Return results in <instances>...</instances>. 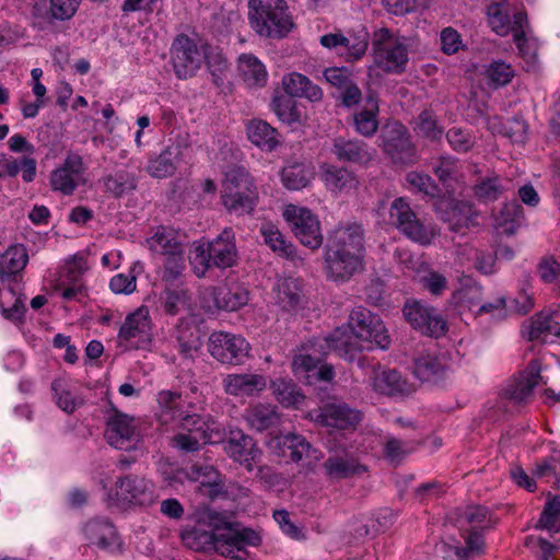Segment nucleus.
I'll return each instance as SVG.
<instances>
[{"label": "nucleus", "mask_w": 560, "mask_h": 560, "mask_svg": "<svg viewBox=\"0 0 560 560\" xmlns=\"http://www.w3.org/2000/svg\"><path fill=\"white\" fill-rule=\"evenodd\" d=\"M252 27L260 36L283 38L293 30L294 22L285 0H249Z\"/></svg>", "instance_id": "obj_1"}, {"label": "nucleus", "mask_w": 560, "mask_h": 560, "mask_svg": "<svg viewBox=\"0 0 560 560\" xmlns=\"http://www.w3.org/2000/svg\"><path fill=\"white\" fill-rule=\"evenodd\" d=\"M221 199L230 212L250 213L258 200L254 179L243 166H234L225 172L222 182Z\"/></svg>", "instance_id": "obj_2"}, {"label": "nucleus", "mask_w": 560, "mask_h": 560, "mask_svg": "<svg viewBox=\"0 0 560 560\" xmlns=\"http://www.w3.org/2000/svg\"><path fill=\"white\" fill-rule=\"evenodd\" d=\"M389 218L393 225L408 240L420 245H430L436 235L431 223L418 218L409 202L402 198H396L389 208Z\"/></svg>", "instance_id": "obj_3"}, {"label": "nucleus", "mask_w": 560, "mask_h": 560, "mask_svg": "<svg viewBox=\"0 0 560 560\" xmlns=\"http://www.w3.org/2000/svg\"><path fill=\"white\" fill-rule=\"evenodd\" d=\"M190 150V135L187 131H178L170 138V143L159 155L149 160L145 171L154 178L171 177L180 163L186 161Z\"/></svg>", "instance_id": "obj_4"}, {"label": "nucleus", "mask_w": 560, "mask_h": 560, "mask_svg": "<svg viewBox=\"0 0 560 560\" xmlns=\"http://www.w3.org/2000/svg\"><path fill=\"white\" fill-rule=\"evenodd\" d=\"M348 328L366 345V350H385L390 345V337L380 316L363 306H357L351 311Z\"/></svg>", "instance_id": "obj_5"}, {"label": "nucleus", "mask_w": 560, "mask_h": 560, "mask_svg": "<svg viewBox=\"0 0 560 560\" xmlns=\"http://www.w3.org/2000/svg\"><path fill=\"white\" fill-rule=\"evenodd\" d=\"M115 487V492L108 491L106 493L105 502L108 506L149 505L154 501L152 483L138 475L130 474L119 477Z\"/></svg>", "instance_id": "obj_6"}, {"label": "nucleus", "mask_w": 560, "mask_h": 560, "mask_svg": "<svg viewBox=\"0 0 560 560\" xmlns=\"http://www.w3.org/2000/svg\"><path fill=\"white\" fill-rule=\"evenodd\" d=\"M402 312L406 320L425 336L438 339L447 332L446 319L438 308L427 303L406 302Z\"/></svg>", "instance_id": "obj_7"}, {"label": "nucleus", "mask_w": 560, "mask_h": 560, "mask_svg": "<svg viewBox=\"0 0 560 560\" xmlns=\"http://www.w3.org/2000/svg\"><path fill=\"white\" fill-rule=\"evenodd\" d=\"M205 58V51L186 34L175 37L171 47V63L177 79L186 80L196 74Z\"/></svg>", "instance_id": "obj_8"}, {"label": "nucleus", "mask_w": 560, "mask_h": 560, "mask_svg": "<svg viewBox=\"0 0 560 560\" xmlns=\"http://www.w3.org/2000/svg\"><path fill=\"white\" fill-rule=\"evenodd\" d=\"M381 139L383 151L393 163L411 165L417 162V149L402 124L398 121L388 124L383 130Z\"/></svg>", "instance_id": "obj_9"}, {"label": "nucleus", "mask_w": 560, "mask_h": 560, "mask_svg": "<svg viewBox=\"0 0 560 560\" xmlns=\"http://www.w3.org/2000/svg\"><path fill=\"white\" fill-rule=\"evenodd\" d=\"M283 215L290 224L294 236L302 245L311 249H317L322 246L324 237L320 222L317 215L310 209L289 206Z\"/></svg>", "instance_id": "obj_10"}, {"label": "nucleus", "mask_w": 560, "mask_h": 560, "mask_svg": "<svg viewBox=\"0 0 560 560\" xmlns=\"http://www.w3.org/2000/svg\"><path fill=\"white\" fill-rule=\"evenodd\" d=\"M249 301L248 290L238 283L219 284L206 291L202 307L207 313L235 312Z\"/></svg>", "instance_id": "obj_11"}, {"label": "nucleus", "mask_w": 560, "mask_h": 560, "mask_svg": "<svg viewBox=\"0 0 560 560\" xmlns=\"http://www.w3.org/2000/svg\"><path fill=\"white\" fill-rule=\"evenodd\" d=\"M374 59L385 72L401 73L408 62V50L404 43L395 38L387 28L382 30L381 38L373 43Z\"/></svg>", "instance_id": "obj_12"}, {"label": "nucleus", "mask_w": 560, "mask_h": 560, "mask_svg": "<svg viewBox=\"0 0 560 560\" xmlns=\"http://www.w3.org/2000/svg\"><path fill=\"white\" fill-rule=\"evenodd\" d=\"M208 350L222 364L240 365L248 357L249 345L240 335L213 331L208 340Z\"/></svg>", "instance_id": "obj_13"}, {"label": "nucleus", "mask_w": 560, "mask_h": 560, "mask_svg": "<svg viewBox=\"0 0 560 560\" xmlns=\"http://www.w3.org/2000/svg\"><path fill=\"white\" fill-rule=\"evenodd\" d=\"M106 416V429L104 432L107 443L117 448L129 451L138 441L135 419L119 411L112 402Z\"/></svg>", "instance_id": "obj_14"}, {"label": "nucleus", "mask_w": 560, "mask_h": 560, "mask_svg": "<svg viewBox=\"0 0 560 560\" xmlns=\"http://www.w3.org/2000/svg\"><path fill=\"white\" fill-rule=\"evenodd\" d=\"M324 262L329 280L346 283L364 270L365 257L325 247Z\"/></svg>", "instance_id": "obj_15"}, {"label": "nucleus", "mask_w": 560, "mask_h": 560, "mask_svg": "<svg viewBox=\"0 0 560 560\" xmlns=\"http://www.w3.org/2000/svg\"><path fill=\"white\" fill-rule=\"evenodd\" d=\"M362 420V413L346 402H330L320 407L315 421L328 429L353 432Z\"/></svg>", "instance_id": "obj_16"}, {"label": "nucleus", "mask_w": 560, "mask_h": 560, "mask_svg": "<svg viewBox=\"0 0 560 560\" xmlns=\"http://www.w3.org/2000/svg\"><path fill=\"white\" fill-rule=\"evenodd\" d=\"M325 247L365 257V231L363 225L357 222L337 225L329 232Z\"/></svg>", "instance_id": "obj_17"}, {"label": "nucleus", "mask_w": 560, "mask_h": 560, "mask_svg": "<svg viewBox=\"0 0 560 560\" xmlns=\"http://www.w3.org/2000/svg\"><path fill=\"white\" fill-rule=\"evenodd\" d=\"M272 291L276 304L284 312L296 313L307 303L303 281L300 278L278 279Z\"/></svg>", "instance_id": "obj_18"}, {"label": "nucleus", "mask_w": 560, "mask_h": 560, "mask_svg": "<svg viewBox=\"0 0 560 560\" xmlns=\"http://www.w3.org/2000/svg\"><path fill=\"white\" fill-rule=\"evenodd\" d=\"M224 450L235 462L244 465L248 471L254 468V463L259 460L261 451L256 441L242 430H232L225 442Z\"/></svg>", "instance_id": "obj_19"}, {"label": "nucleus", "mask_w": 560, "mask_h": 560, "mask_svg": "<svg viewBox=\"0 0 560 560\" xmlns=\"http://www.w3.org/2000/svg\"><path fill=\"white\" fill-rule=\"evenodd\" d=\"M330 150L335 158L342 163L366 165L374 159V151L370 145L357 138L336 137Z\"/></svg>", "instance_id": "obj_20"}, {"label": "nucleus", "mask_w": 560, "mask_h": 560, "mask_svg": "<svg viewBox=\"0 0 560 560\" xmlns=\"http://www.w3.org/2000/svg\"><path fill=\"white\" fill-rule=\"evenodd\" d=\"M83 533L90 544L110 552L121 550V541L116 527L105 518H93L89 521Z\"/></svg>", "instance_id": "obj_21"}, {"label": "nucleus", "mask_w": 560, "mask_h": 560, "mask_svg": "<svg viewBox=\"0 0 560 560\" xmlns=\"http://www.w3.org/2000/svg\"><path fill=\"white\" fill-rule=\"evenodd\" d=\"M217 534L210 524L195 522L180 528L179 537L185 547L201 553H211Z\"/></svg>", "instance_id": "obj_22"}, {"label": "nucleus", "mask_w": 560, "mask_h": 560, "mask_svg": "<svg viewBox=\"0 0 560 560\" xmlns=\"http://www.w3.org/2000/svg\"><path fill=\"white\" fill-rule=\"evenodd\" d=\"M380 105L376 93L370 92L364 97L363 106L353 113L352 125L357 133L372 138L378 130Z\"/></svg>", "instance_id": "obj_23"}, {"label": "nucleus", "mask_w": 560, "mask_h": 560, "mask_svg": "<svg viewBox=\"0 0 560 560\" xmlns=\"http://www.w3.org/2000/svg\"><path fill=\"white\" fill-rule=\"evenodd\" d=\"M225 394L235 397H250L266 388V378L260 374H228L222 381Z\"/></svg>", "instance_id": "obj_24"}, {"label": "nucleus", "mask_w": 560, "mask_h": 560, "mask_svg": "<svg viewBox=\"0 0 560 560\" xmlns=\"http://www.w3.org/2000/svg\"><path fill=\"white\" fill-rule=\"evenodd\" d=\"M98 183L106 195L119 199L137 190L138 176L126 168H120L103 175Z\"/></svg>", "instance_id": "obj_25"}, {"label": "nucleus", "mask_w": 560, "mask_h": 560, "mask_svg": "<svg viewBox=\"0 0 560 560\" xmlns=\"http://www.w3.org/2000/svg\"><path fill=\"white\" fill-rule=\"evenodd\" d=\"M541 380L537 361H530L527 369L505 388V396L516 402H525Z\"/></svg>", "instance_id": "obj_26"}, {"label": "nucleus", "mask_w": 560, "mask_h": 560, "mask_svg": "<svg viewBox=\"0 0 560 560\" xmlns=\"http://www.w3.org/2000/svg\"><path fill=\"white\" fill-rule=\"evenodd\" d=\"M23 284L21 281H10V283L2 287V299H5L8 307L2 303V317L12 322L15 325L24 323V314L26 312L25 295L22 292Z\"/></svg>", "instance_id": "obj_27"}, {"label": "nucleus", "mask_w": 560, "mask_h": 560, "mask_svg": "<svg viewBox=\"0 0 560 560\" xmlns=\"http://www.w3.org/2000/svg\"><path fill=\"white\" fill-rule=\"evenodd\" d=\"M208 246L214 267L224 269L236 262L237 250L231 229H225L217 238L208 243Z\"/></svg>", "instance_id": "obj_28"}, {"label": "nucleus", "mask_w": 560, "mask_h": 560, "mask_svg": "<svg viewBox=\"0 0 560 560\" xmlns=\"http://www.w3.org/2000/svg\"><path fill=\"white\" fill-rule=\"evenodd\" d=\"M282 88L284 94L293 98H306L310 102H319L323 98V90L320 86L299 72L285 74L282 78Z\"/></svg>", "instance_id": "obj_29"}, {"label": "nucleus", "mask_w": 560, "mask_h": 560, "mask_svg": "<svg viewBox=\"0 0 560 560\" xmlns=\"http://www.w3.org/2000/svg\"><path fill=\"white\" fill-rule=\"evenodd\" d=\"M27 261L28 255L22 244L12 245L2 253V287L13 280L21 281Z\"/></svg>", "instance_id": "obj_30"}, {"label": "nucleus", "mask_w": 560, "mask_h": 560, "mask_svg": "<svg viewBox=\"0 0 560 560\" xmlns=\"http://www.w3.org/2000/svg\"><path fill=\"white\" fill-rule=\"evenodd\" d=\"M372 386L377 393L388 396L405 394L408 390L407 381L397 370L381 366L373 370Z\"/></svg>", "instance_id": "obj_31"}, {"label": "nucleus", "mask_w": 560, "mask_h": 560, "mask_svg": "<svg viewBox=\"0 0 560 560\" xmlns=\"http://www.w3.org/2000/svg\"><path fill=\"white\" fill-rule=\"evenodd\" d=\"M320 178L330 191L350 190L357 185L353 172L345 166L324 163L320 166Z\"/></svg>", "instance_id": "obj_32"}, {"label": "nucleus", "mask_w": 560, "mask_h": 560, "mask_svg": "<svg viewBox=\"0 0 560 560\" xmlns=\"http://www.w3.org/2000/svg\"><path fill=\"white\" fill-rule=\"evenodd\" d=\"M245 419L252 429L262 432L277 428L281 422V415L277 406L258 404L246 410Z\"/></svg>", "instance_id": "obj_33"}, {"label": "nucleus", "mask_w": 560, "mask_h": 560, "mask_svg": "<svg viewBox=\"0 0 560 560\" xmlns=\"http://www.w3.org/2000/svg\"><path fill=\"white\" fill-rule=\"evenodd\" d=\"M330 341L332 351L350 362L354 360L357 353L366 349V345L361 342L348 327L335 329L330 335Z\"/></svg>", "instance_id": "obj_34"}, {"label": "nucleus", "mask_w": 560, "mask_h": 560, "mask_svg": "<svg viewBox=\"0 0 560 560\" xmlns=\"http://www.w3.org/2000/svg\"><path fill=\"white\" fill-rule=\"evenodd\" d=\"M238 72L248 88H262L267 83L268 73L264 63L252 54L238 57Z\"/></svg>", "instance_id": "obj_35"}, {"label": "nucleus", "mask_w": 560, "mask_h": 560, "mask_svg": "<svg viewBox=\"0 0 560 560\" xmlns=\"http://www.w3.org/2000/svg\"><path fill=\"white\" fill-rule=\"evenodd\" d=\"M314 168L304 162H292L287 164L281 173V182L289 190H300L307 187L314 179Z\"/></svg>", "instance_id": "obj_36"}, {"label": "nucleus", "mask_w": 560, "mask_h": 560, "mask_svg": "<svg viewBox=\"0 0 560 560\" xmlns=\"http://www.w3.org/2000/svg\"><path fill=\"white\" fill-rule=\"evenodd\" d=\"M328 478L332 480L348 479L366 471V467L360 465L355 458L348 456H329L323 464Z\"/></svg>", "instance_id": "obj_37"}, {"label": "nucleus", "mask_w": 560, "mask_h": 560, "mask_svg": "<svg viewBox=\"0 0 560 560\" xmlns=\"http://www.w3.org/2000/svg\"><path fill=\"white\" fill-rule=\"evenodd\" d=\"M250 142L262 150L272 151L279 144V132L261 119H252L246 127Z\"/></svg>", "instance_id": "obj_38"}, {"label": "nucleus", "mask_w": 560, "mask_h": 560, "mask_svg": "<svg viewBox=\"0 0 560 560\" xmlns=\"http://www.w3.org/2000/svg\"><path fill=\"white\" fill-rule=\"evenodd\" d=\"M159 302L164 314L176 316L188 310L190 294L188 290L183 288H167L161 293Z\"/></svg>", "instance_id": "obj_39"}, {"label": "nucleus", "mask_w": 560, "mask_h": 560, "mask_svg": "<svg viewBox=\"0 0 560 560\" xmlns=\"http://www.w3.org/2000/svg\"><path fill=\"white\" fill-rule=\"evenodd\" d=\"M156 401L160 407L158 415L162 424H167L182 417V394L172 390H161L158 394Z\"/></svg>", "instance_id": "obj_40"}, {"label": "nucleus", "mask_w": 560, "mask_h": 560, "mask_svg": "<svg viewBox=\"0 0 560 560\" xmlns=\"http://www.w3.org/2000/svg\"><path fill=\"white\" fill-rule=\"evenodd\" d=\"M270 388L277 400L284 407L298 406L304 400V395L291 380L277 377L271 381Z\"/></svg>", "instance_id": "obj_41"}, {"label": "nucleus", "mask_w": 560, "mask_h": 560, "mask_svg": "<svg viewBox=\"0 0 560 560\" xmlns=\"http://www.w3.org/2000/svg\"><path fill=\"white\" fill-rule=\"evenodd\" d=\"M271 108L279 120L284 124L292 125L301 121V112L292 96L284 93L273 95Z\"/></svg>", "instance_id": "obj_42"}, {"label": "nucleus", "mask_w": 560, "mask_h": 560, "mask_svg": "<svg viewBox=\"0 0 560 560\" xmlns=\"http://www.w3.org/2000/svg\"><path fill=\"white\" fill-rule=\"evenodd\" d=\"M148 314V310L143 306L139 307L135 313L129 314L120 326L118 337L129 341L141 334H145L149 326Z\"/></svg>", "instance_id": "obj_43"}, {"label": "nucleus", "mask_w": 560, "mask_h": 560, "mask_svg": "<svg viewBox=\"0 0 560 560\" xmlns=\"http://www.w3.org/2000/svg\"><path fill=\"white\" fill-rule=\"evenodd\" d=\"M179 419L182 428L189 431L190 434H195L201 438L205 444L215 443V441L213 440V421L205 419L203 417L196 413L186 415L184 417L182 416Z\"/></svg>", "instance_id": "obj_44"}, {"label": "nucleus", "mask_w": 560, "mask_h": 560, "mask_svg": "<svg viewBox=\"0 0 560 560\" xmlns=\"http://www.w3.org/2000/svg\"><path fill=\"white\" fill-rule=\"evenodd\" d=\"M444 365L436 355L419 354L413 359V374L422 382H430L443 372Z\"/></svg>", "instance_id": "obj_45"}, {"label": "nucleus", "mask_w": 560, "mask_h": 560, "mask_svg": "<svg viewBox=\"0 0 560 560\" xmlns=\"http://www.w3.org/2000/svg\"><path fill=\"white\" fill-rule=\"evenodd\" d=\"M477 212L471 203L458 200L457 205L446 222L454 232H462L463 229L477 225Z\"/></svg>", "instance_id": "obj_46"}, {"label": "nucleus", "mask_w": 560, "mask_h": 560, "mask_svg": "<svg viewBox=\"0 0 560 560\" xmlns=\"http://www.w3.org/2000/svg\"><path fill=\"white\" fill-rule=\"evenodd\" d=\"M415 131L418 136L430 141H439L444 132L443 127L439 125L438 119L430 109H424L419 114Z\"/></svg>", "instance_id": "obj_47"}, {"label": "nucleus", "mask_w": 560, "mask_h": 560, "mask_svg": "<svg viewBox=\"0 0 560 560\" xmlns=\"http://www.w3.org/2000/svg\"><path fill=\"white\" fill-rule=\"evenodd\" d=\"M260 233L264 237V242L273 252H278L284 257H290L293 255L294 250L292 244H288L285 242L284 236L275 225L270 223L262 224L260 228Z\"/></svg>", "instance_id": "obj_48"}, {"label": "nucleus", "mask_w": 560, "mask_h": 560, "mask_svg": "<svg viewBox=\"0 0 560 560\" xmlns=\"http://www.w3.org/2000/svg\"><path fill=\"white\" fill-rule=\"evenodd\" d=\"M457 524L467 523L472 527L483 525L490 520V511L483 505H468L466 508H458L454 512Z\"/></svg>", "instance_id": "obj_49"}, {"label": "nucleus", "mask_w": 560, "mask_h": 560, "mask_svg": "<svg viewBox=\"0 0 560 560\" xmlns=\"http://www.w3.org/2000/svg\"><path fill=\"white\" fill-rule=\"evenodd\" d=\"M503 190L504 188L501 185L500 177L498 175L481 178L474 186L475 196L483 202L498 200L503 194Z\"/></svg>", "instance_id": "obj_50"}, {"label": "nucleus", "mask_w": 560, "mask_h": 560, "mask_svg": "<svg viewBox=\"0 0 560 560\" xmlns=\"http://www.w3.org/2000/svg\"><path fill=\"white\" fill-rule=\"evenodd\" d=\"M349 40L343 44L340 56H345L347 61H354L362 58L369 46V34L365 31H360L357 34L347 36Z\"/></svg>", "instance_id": "obj_51"}, {"label": "nucleus", "mask_w": 560, "mask_h": 560, "mask_svg": "<svg viewBox=\"0 0 560 560\" xmlns=\"http://www.w3.org/2000/svg\"><path fill=\"white\" fill-rule=\"evenodd\" d=\"M51 390L54 392V397L58 407L69 415L73 413L77 408L84 404L81 397L75 396L70 390L63 388L60 380H55L51 383Z\"/></svg>", "instance_id": "obj_52"}, {"label": "nucleus", "mask_w": 560, "mask_h": 560, "mask_svg": "<svg viewBox=\"0 0 560 560\" xmlns=\"http://www.w3.org/2000/svg\"><path fill=\"white\" fill-rule=\"evenodd\" d=\"M159 474L163 483L173 489H177L179 486H183L185 481L189 480L188 470L168 460L160 462Z\"/></svg>", "instance_id": "obj_53"}, {"label": "nucleus", "mask_w": 560, "mask_h": 560, "mask_svg": "<svg viewBox=\"0 0 560 560\" xmlns=\"http://www.w3.org/2000/svg\"><path fill=\"white\" fill-rule=\"evenodd\" d=\"M81 0H50L46 13L48 22L70 20L77 12Z\"/></svg>", "instance_id": "obj_54"}, {"label": "nucleus", "mask_w": 560, "mask_h": 560, "mask_svg": "<svg viewBox=\"0 0 560 560\" xmlns=\"http://www.w3.org/2000/svg\"><path fill=\"white\" fill-rule=\"evenodd\" d=\"M500 219L506 225L504 231L514 233L524 220L523 207L516 200L505 202L500 211Z\"/></svg>", "instance_id": "obj_55"}, {"label": "nucleus", "mask_w": 560, "mask_h": 560, "mask_svg": "<svg viewBox=\"0 0 560 560\" xmlns=\"http://www.w3.org/2000/svg\"><path fill=\"white\" fill-rule=\"evenodd\" d=\"M282 444L290 451L289 457L295 463L304 457H308L312 451V445L308 441L299 434H285L282 438Z\"/></svg>", "instance_id": "obj_56"}, {"label": "nucleus", "mask_w": 560, "mask_h": 560, "mask_svg": "<svg viewBox=\"0 0 560 560\" xmlns=\"http://www.w3.org/2000/svg\"><path fill=\"white\" fill-rule=\"evenodd\" d=\"M150 248L163 256L183 252V245L171 233L156 232L150 240Z\"/></svg>", "instance_id": "obj_57"}, {"label": "nucleus", "mask_w": 560, "mask_h": 560, "mask_svg": "<svg viewBox=\"0 0 560 560\" xmlns=\"http://www.w3.org/2000/svg\"><path fill=\"white\" fill-rule=\"evenodd\" d=\"M189 260L198 278L205 277L207 270L214 267L208 244L196 245L191 250Z\"/></svg>", "instance_id": "obj_58"}, {"label": "nucleus", "mask_w": 560, "mask_h": 560, "mask_svg": "<svg viewBox=\"0 0 560 560\" xmlns=\"http://www.w3.org/2000/svg\"><path fill=\"white\" fill-rule=\"evenodd\" d=\"M406 182L415 189L423 192L430 198H435L440 194V188L435 182L427 174L419 172H409L406 175Z\"/></svg>", "instance_id": "obj_59"}, {"label": "nucleus", "mask_w": 560, "mask_h": 560, "mask_svg": "<svg viewBox=\"0 0 560 560\" xmlns=\"http://www.w3.org/2000/svg\"><path fill=\"white\" fill-rule=\"evenodd\" d=\"M78 177L66 168H56L50 176V186L52 190L61 191L63 195H72L75 190Z\"/></svg>", "instance_id": "obj_60"}, {"label": "nucleus", "mask_w": 560, "mask_h": 560, "mask_svg": "<svg viewBox=\"0 0 560 560\" xmlns=\"http://www.w3.org/2000/svg\"><path fill=\"white\" fill-rule=\"evenodd\" d=\"M525 329L530 341L539 339L545 334H553L551 315L544 312L537 313L530 318Z\"/></svg>", "instance_id": "obj_61"}, {"label": "nucleus", "mask_w": 560, "mask_h": 560, "mask_svg": "<svg viewBox=\"0 0 560 560\" xmlns=\"http://www.w3.org/2000/svg\"><path fill=\"white\" fill-rule=\"evenodd\" d=\"M326 82L337 91L354 81L353 71L348 67H329L323 72Z\"/></svg>", "instance_id": "obj_62"}, {"label": "nucleus", "mask_w": 560, "mask_h": 560, "mask_svg": "<svg viewBox=\"0 0 560 560\" xmlns=\"http://www.w3.org/2000/svg\"><path fill=\"white\" fill-rule=\"evenodd\" d=\"M489 22L492 30L500 36L510 32V15L502 9V4L492 3L488 7Z\"/></svg>", "instance_id": "obj_63"}, {"label": "nucleus", "mask_w": 560, "mask_h": 560, "mask_svg": "<svg viewBox=\"0 0 560 560\" xmlns=\"http://www.w3.org/2000/svg\"><path fill=\"white\" fill-rule=\"evenodd\" d=\"M213 545L214 547L211 549V553L214 552L222 557L237 560L243 558L241 556L242 551H238V548L229 532L217 535Z\"/></svg>", "instance_id": "obj_64"}]
</instances>
